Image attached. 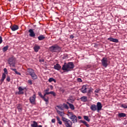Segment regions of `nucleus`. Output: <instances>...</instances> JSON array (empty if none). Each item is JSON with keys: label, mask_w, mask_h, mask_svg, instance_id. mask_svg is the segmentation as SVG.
<instances>
[{"label": "nucleus", "mask_w": 127, "mask_h": 127, "mask_svg": "<svg viewBox=\"0 0 127 127\" xmlns=\"http://www.w3.org/2000/svg\"><path fill=\"white\" fill-rule=\"evenodd\" d=\"M74 67L75 65L72 62H68L67 64V63H64L62 69L64 72H70L74 69Z\"/></svg>", "instance_id": "obj_1"}, {"label": "nucleus", "mask_w": 127, "mask_h": 127, "mask_svg": "<svg viewBox=\"0 0 127 127\" xmlns=\"http://www.w3.org/2000/svg\"><path fill=\"white\" fill-rule=\"evenodd\" d=\"M50 51L52 53L56 52L57 53H59L61 51V47L58 46L57 44L54 45L49 47Z\"/></svg>", "instance_id": "obj_2"}, {"label": "nucleus", "mask_w": 127, "mask_h": 127, "mask_svg": "<svg viewBox=\"0 0 127 127\" xmlns=\"http://www.w3.org/2000/svg\"><path fill=\"white\" fill-rule=\"evenodd\" d=\"M62 119L66 127H72L73 126V123L70 120L65 117H62Z\"/></svg>", "instance_id": "obj_3"}, {"label": "nucleus", "mask_w": 127, "mask_h": 127, "mask_svg": "<svg viewBox=\"0 0 127 127\" xmlns=\"http://www.w3.org/2000/svg\"><path fill=\"white\" fill-rule=\"evenodd\" d=\"M8 64L10 65V67L15 68V60L13 58H10L8 60Z\"/></svg>", "instance_id": "obj_4"}, {"label": "nucleus", "mask_w": 127, "mask_h": 127, "mask_svg": "<svg viewBox=\"0 0 127 127\" xmlns=\"http://www.w3.org/2000/svg\"><path fill=\"white\" fill-rule=\"evenodd\" d=\"M101 63L103 67L107 68V67H108V65H109V64H108V59L107 58H103L101 60Z\"/></svg>", "instance_id": "obj_5"}, {"label": "nucleus", "mask_w": 127, "mask_h": 127, "mask_svg": "<svg viewBox=\"0 0 127 127\" xmlns=\"http://www.w3.org/2000/svg\"><path fill=\"white\" fill-rule=\"evenodd\" d=\"M3 71L4 72L2 73L1 79H0L1 83H2L4 81V79H5V77H6V74H7V69L6 68H4Z\"/></svg>", "instance_id": "obj_6"}, {"label": "nucleus", "mask_w": 127, "mask_h": 127, "mask_svg": "<svg viewBox=\"0 0 127 127\" xmlns=\"http://www.w3.org/2000/svg\"><path fill=\"white\" fill-rule=\"evenodd\" d=\"M36 99V95L34 94L32 96L30 97L29 98V101L31 104L33 105H35V100Z\"/></svg>", "instance_id": "obj_7"}, {"label": "nucleus", "mask_w": 127, "mask_h": 127, "mask_svg": "<svg viewBox=\"0 0 127 127\" xmlns=\"http://www.w3.org/2000/svg\"><path fill=\"white\" fill-rule=\"evenodd\" d=\"M23 90H25V87L22 88V87L20 86L18 87V95H23L24 92H23Z\"/></svg>", "instance_id": "obj_8"}, {"label": "nucleus", "mask_w": 127, "mask_h": 127, "mask_svg": "<svg viewBox=\"0 0 127 127\" xmlns=\"http://www.w3.org/2000/svg\"><path fill=\"white\" fill-rule=\"evenodd\" d=\"M96 108L97 110V112H100L102 110L103 108V106L102 105V103L101 102H97L96 105Z\"/></svg>", "instance_id": "obj_9"}, {"label": "nucleus", "mask_w": 127, "mask_h": 127, "mask_svg": "<svg viewBox=\"0 0 127 127\" xmlns=\"http://www.w3.org/2000/svg\"><path fill=\"white\" fill-rule=\"evenodd\" d=\"M31 123H32L31 124V127H42L41 125H38V123H37V122L36 121H32Z\"/></svg>", "instance_id": "obj_10"}, {"label": "nucleus", "mask_w": 127, "mask_h": 127, "mask_svg": "<svg viewBox=\"0 0 127 127\" xmlns=\"http://www.w3.org/2000/svg\"><path fill=\"white\" fill-rule=\"evenodd\" d=\"M69 119L71 120V122L73 123V124H75L78 122L77 116H76V115L72 116V117H71V118Z\"/></svg>", "instance_id": "obj_11"}, {"label": "nucleus", "mask_w": 127, "mask_h": 127, "mask_svg": "<svg viewBox=\"0 0 127 127\" xmlns=\"http://www.w3.org/2000/svg\"><path fill=\"white\" fill-rule=\"evenodd\" d=\"M16 107L19 113H21V112H22V105L21 104H17Z\"/></svg>", "instance_id": "obj_12"}, {"label": "nucleus", "mask_w": 127, "mask_h": 127, "mask_svg": "<svg viewBox=\"0 0 127 127\" xmlns=\"http://www.w3.org/2000/svg\"><path fill=\"white\" fill-rule=\"evenodd\" d=\"M88 89L87 86V85H83L82 88H81V91L83 94H85L87 93V89Z\"/></svg>", "instance_id": "obj_13"}, {"label": "nucleus", "mask_w": 127, "mask_h": 127, "mask_svg": "<svg viewBox=\"0 0 127 127\" xmlns=\"http://www.w3.org/2000/svg\"><path fill=\"white\" fill-rule=\"evenodd\" d=\"M29 36L31 37L34 38L35 37V34L34 33V31H33V29H30L29 30Z\"/></svg>", "instance_id": "obj_14"}, {"label": "nucleus", "mask_w": 127, "mask_h": 127, "mask_svg": "<svg viewBox=\"0 0 127 127\" xmlns=\"http://www.w3.org/2000/svg\"><path fill=\"white\" fill-rule=\"evenodd\" d=\"M108 40H109L112 42H115V43H118V42H119V40L118 39H116L112 37L108 38Z\"/></svg>", "instance_id": "obj_15"}, {"label": "nucleus", "mask_w": 127, "mask_h": 127, "mask_svg": "<svg viewBox=\"0 0 127 127\" xmlns=\"http://www.w3.org/2000/svg\"><path fill=\"white\" fill-rule=\"evenodd\" d=\"M34 70H33V69L32 68H28L27 69V75H31L32 74L34 73Z\"/></svg>", "instance_id": "obj_16"}, {"label": "nucleus", "mask_w": 127, "mask_h": 127, "mask_svg": "<svg viewBox=\"0 0 127 127\" xmlns=\"http://www.w3.org/2000/svg\"><path fill=\"white\" fill-rule=\"evenodd\" d=\"M67 101L71 104H73V103L75 102V98L73 97V96H71L68 98V99H67Z\"/></svg>", "instance_id": "obj_17"}, {"label": "nucleus", "mask_w": 127, "mask_h": 127, "mask_svg": "<svg viewBox=\"0 0 127 127\" xmlns=\"http://www.w3.org/2000/svg\"><path fill=\"white\" fill-rule=\"evenodd\" d=\"M54 69H55V70L59 71V70L61 69V66L60 65V64H57L56 65H54Z\"/></svg>", "instance_id": "obj_18"}, {"label": "nucleus", "mask_w": 127, "mask_h": 127, "mask_svg": "<svg viewBox=\"0 0 127 127\" xmlns=\"http://www.w3.org/2000/svg\"><path fill=\"white\" fill-rule=\"evenodd\" d=\"M90 109L91 111H93V112H95V111H97V106L95 104L91 105L90 106Z\"/></svg>", "instance_id": "obj_19"}, {"label": "nucleus", "mask_w": 127, "mask_h": 127, "mask_svg": "<svg viewBox=\"0 0 127 127\" xmlns=\"http://www.w3.org/2000/svg\"><path fill=\"white\" fill-rule=\"evenodd\" d=\"M57 112L60 116V117H62V118H64V116L65 115V113L64 112H61L58 110H57Z\"/></svg>", "instance_id": "obj_20"}, {"label": "nucleus", "mask_w": 127, "mask_h": 127, "mask_svg": "<svg viewBox=\"0 0 127 127\" xmlns=\"http://www.w3.org/2000/svg\"><path fill=\"white\" fill-rule=\"evenodd\" d=\"M80 100L81 102H83V103H86V102H88V98L87 96H82L80 98Z\"/></svg>", "instance_id": "obj_21"}, {"label": "nucleus", "mask_w": 127, "mask_h": 127, "mask_svg": "<svg viewBox=\"0 0 127 127\" xmlns=\"http://www.w3.org/2000/svg\"><path fill=\"white\" fill-rule=\"evenodd\" d=\"M30 76H31V77H32V78L33 79V80H36V79H37V78H38L37 75L35 73V72L32 73V74H31Z\"/></svg>", "instance_id": "obj_22"}, {"label": "nucleus", "mask_w": 127, "mask_h": 127, "mask_svg": "<svg viewBox=\"0 0 127 127\" xmlns=\"http://www.w3.org/2000/svg\"><path fill=\"white\" fill-rule=\"evenodd\" d=\"M66 104H67L69 105L70 109H71L72 111H74V110H75V107L73 104L69 103V102H67Z\"/></svg>", "instance_id": "obj_23"}, {"label": "nucleus", "mask_w": 127, "mask_h": 127, "mask_svg": "<svg viewBox=\"0 0 127 127\" xmlns=\"http://www.w3.org/2000/svg\"><path fill=\"white\" fill-rule=\"evenodd\" d=\"M11 29L12 31H15V30L18 29V26L16 25H13L11 27Z\"/></svg>", "instance_id": "obj_24"}, {"label": "nucleus", "mask_w": 127, "mask_h": 127, "mask_svg": "<svg viewBox=\"0 0 127 127\" xmlns=\"http://www.w3.org/2000/svg\"><path fill=\"white\" fill-rule=\"evenodd\" d=\"M38 39L40 41H41L42 40H44V39H45V36H44V35H41L38 37Z\"/></svg>", "instance_id": "obj_25"}, {"label": "nucleus", "mask_w": 127, "mask_h": 127, "mask_svg": "<svg viewBox=\"0 0 127 127\" xmlns=\"http://www.w3.org/2000/svg\"><path fill=\"white\" fill-rule=\"evenodd\" d=\"M94 90V89L92 88H90L88 91H87V96L88 97H90V96H91V94H92V93H93V91Z\"/></svg>", "instance_id": "obj_26"}, {"label": "nucleus", "mask_w": 127, "mask_h": 127, "mask_svg": "<svg viewBox=\"0 0 127 127\" xmlns=\"http://www.w3.org/2000/svg\"><path fill=\"white\" fill-rule=\"evenodd\" d=\"M33 49L35 52H38V51H39V50L40 49V46H35V47H34Z\"/></svg>", "instance_id": "obj_27"}, {"label": "nucleus", "mask_w": 127, "mask_h": 127, "mask_svg": "<svg viewBox=\"0 0 127 127\" xmlns=\"http://www.w3.org/2000/svg\"><path fill=\"white\" fill-rule=\"evenodd\" d=\"M67 116L68 117L69 119H70L72 117H74L75 115H74V114H73L72 112H68Z\"/></svg>", "instance_id": "obj_28"}, {"label": "nucleus", "mask_w": 127, "mask_h": 127, "mask_svg": "<svg viewBox=\"0 0 127 127\" xmlns=\"http://www.w3.org/2000/svg\"><path fill=\"white\" fill-rule=\"evenodd\" d=\"M10 70H12V71H14L17 75H19L20 76L21 75V73L20 72H18L17 70H16V68H11Z\"/></svg>", "instance_id": "obj_29"}, {"label": "nucleus", "mask_w": 127, "mask_h": 127, "mask_svg": "<svg viewBox=\"0 0 127 127\" xmlns=\"http://www.w3.org/2000/svg\"><path fill=\"white\" fill-rule=\"evenodd\" d=\"M118 117L119 118H125V117H127V114L124 113H119Z\"/></svg>", "instance_id": "obj_30"}, {"label": "nucleus", "mask_w": 127, "mask_h": 127, "mask_svg": "<svg viewBox=\"0 0 127 127\" xmlns=\"http://www.w3.org/2000/svg\"><path fill=\"white\" fill-rule=\"evenodd\" d=\"M45 97L46 96L44 95V98H43L42 99L44 100V101H45V102H46V105H48V104H49V99L48 98H46Z\"/></svg>", "instance_id": "obj_31"}, {"label": "nucleus", "mask_w": 127, "mask_h": 127, "mask_svg": "<svg viewBox=\"0 0 127 127\" xmlns=\"http://www.w3.org/2000/svg\"><path fill=\"white\" fill-rule=\"evenodd\" d=\"M56 119L58 122V124L61 125H62V121H61V120H60V118H59V117L58 116H57Z\"/></svg>", "instance_id": "obj_32"}, {"label": "nucleus", "mask_w": 127, "mask_h": 127, "mask_svg": "<svg viewBox=\"0 0 127 127\" xmlns=\"http://www.w3.org/2000/svg\"><path fill=\"white\" fill-rule=\"evenodd\" d=\"M50 89L49 88H47L46 89H45L44 90L45 93L44 94V96H46L47 95H49V94H47V93H49V91H50Z\"/></svg>", "instance_id": "obj_33"}, {"label": "nucleus", "mask_w": 127, "mask_h": 127, "mask_svg": "<svg viewBox=\"0 0 127 127\" xmlns=\"http://www.w3.org/2000/svg\"><path fill=\"white\" fill-rule=\"evenodd\" d=\"M49 82H50V83H51V82L56 83V80L53 78H50L49 79Z\"/></svg>", "instance_id": "obj_34"}, {"label": "nucleus", "mask_w": 127, "mask_h": 127, "mask_svg": "<svg viewBox=\"0 0 127 127\" xmlns=\"http://www.w3.org/2000/svg\"><path fill=\"white\" fill-rule=\"evenodd\" d=\"M47 94H49V95L51 94V95H53L54 97H55L56 96V93L54 91H50L49 92V93Z\"/></svg>", "instance_id": "obj_35"}, {"label": "nucleus", "mask_w": 127, "mask_h": 127, "mask_svg": "<svg viewBox=\"0 0 127 127\" xmlns=\"http://www.w3.org/2000/svg\"><path fill=\"white\" fill-rule=\"evenodd\" d=\"M8 49V46H6L3 48V52H5Z\"/></svg>", "instance_id": "obj_36"}, {"label": "nucleus", "mask_w": 127, "mask_h": 127, "mask_svg": "<svg viewBox=\"0 0 127 127\" xmlns=\"http://www.w3.org/2000/svg\"><path fill=\"white\" fill-rule=\"evenodd\" d=\"M83 118L85 120V121H87V122H90V119H89V117L88 116H84Z\"/></svg>", "instance_id": "obj_37"}, {"label": "nucleus", "mask_w": 127, "mask_h": 127, "mask_svg": "<svg viewBox=\"0 0 127 127\" xmlns=\"http://www.w3.org/2000/svg\"><path fill=\"white\" fill-rule=\"evenodd\" d=\"M63 106L64 108H65L66 110H68L69 109V106H68V105L64 103L63 104Z\"/></svg>", "instance_id": "obj_38"}, {"label": "nucleus", "mask_w": 127, "mask_h": 127, "mask_svg": "<svg viewBox=\"0 0 127 127\" xmlns=\"http://www.w3.org/2000/svg\"><path fill=\"white\" fill-rule=\"evenodd\" d=\"M38 95H39V96L40 97H41L42 98V99L43 98H44V95H42V93H41V92H38Z\"/></svg>", "instance_id": "obj_39"}, {"label": "nucleus", "mask_w": 127, "mask_h": 127, "mask_svg": "<svg viewBox=\"0 0 127 127\" xmlns=\"http://www.w3.org/2000/svg\"><path fill=\"white\" fill-rule=\"evenodd\" d=\"M121 108H124V109H127V105L126 104L121 105Z\"/></svg>", "instance_id": "obj_40"}, {"label": "nucleus", "mask_w": 127, "mask_h": 127, "mask_svg": "<svg viewBox=\"0 0 127 127\" xmlns=\"http://www.w3.org/2000/svg\"><path fill=\"white\" fill-rule=\"evenodd\" d=\"M57 108H58V109H60V110L61 111H63V108H62V107L59 105L57 106Z\"/></svg>", "instance_id": "obj_41"}, {"label": "nucleus", "mask_w": 127, "mask_h": 127, "mask_svg": "<svg viewBox=\"0 0 127 127\" xmlns=\"http://www.w3.org/2000/svg\"><path fill=\"white\" fill-rule=\"evenodd\" d=\"M77 82H79V83H82V79L81 78H77Z\"/></svg>", "instance_id": "obj_42"}, {"label": "nucleus", "mask_w": 127, "mask_h": 127, "mask_svg": "<svg viewBox=\"0 0 127 127\" xmlns=\"http://www.w3.org/2000/svg\"><path fill=\"white\" fill-rule=\"evenodd\" d=\"M80 122L82 123V124H84V125H85V126L87 124V122L86 121H83V120H80Z\"/></svg>", "instance_id": "obj_43"}, {"label": "nucleus", "mask_w": 127, "mask_h": 127, "mask_svg": "<svg viewBox=\"0 0 127 127\" xmlns=\"http://www.w3.org/2000/svg\"><path fill=\"white\" fill-rule=\"evenodd\" d=\"M6 81L7 82H10V77L9 76H7L6 78Z\"/></svg>", "instance_id": "obj_44"}, {"label": "nucleus", "mask_w": 127, "mask_h": 127, "mask_svg": "<svg viewBox=\"0 0 127 127\" xmlns=\"http://www.w3.org/2000/svg\"><path fill=\"white\" fill-rule=\"evenodd\" d=\"M100 89L98 88V89H96L95 90V93H99V92H100Z\"/></svg>", "instance_id": "obj_45"}, {"label": "nucleus", "mask_w": 127, "mask_h": 127, "mask_svg": "<svg viewBox=\"0 0 127 127\" xmlns=\"http://www.w3.org/2000/svg\"><path fill=\"white\" fill-rule=\"evenodd\" d=\"M1 43H2V38L0 36V44H1Z\"/></svg>", "instance_id": "obj_46"}, {"label": "nucleus", "mask_w": 127, "mask_h": 127, "mask_svg": "<svg viewBox=\"0 0 127 127\" xmlns=\"http://www.w3.org/2000/svg\"><path fill=\"white\" fill-rule=\"evenodd\" d=\"M28 82L29 83V84H30V85H32V81L29 80H28Z\"/></svg>", "instance_id": "obj_47"}, {"label": "nucleus", "mask_w": 127, "mask_h": 127, "mask_svg": "<svg viewBox=\"0 0 127 127\" xmlns=\"http://www.w3.org/2000/svg\"><path fill=\"white\" fill-rule=\"evenodd\" d=\"M56 122V120H55V119H53L52 120V123H53V124H55Z\"/></svg>", "instance_id": "obj_48"}, {"label": "nucleus", "mask_w": 127, "mask_h": 127, "mask_svg": "<svg viewBox=\"0 0 127 127\" xmlns=\"http://www.w3.org/2000/svg\"><path fill=\"white\" fill-rule=\"evenodd\" d=\"M39 62H44V60H43V59L40 60Z\"/></svg>", "instance_id": "obj_49"}, {"label": "nucleus", "mask_w": 127, "mask_h": 127, "mask_svg": "<svg viewBox=\"0 0 127 127\" xmlns=\"http://www.w3.org/2000/svg\"><path fill=\"white\" fill-rule=\"evenodd\" d=\"M78 120H81L82 119V117L81 116H78Z\"/></svg>", "instance_id": "obj_50"}, {"label": "nucleus", "mask_w": 127, "mask_h": 127, "mask_svg": "<svg viewBox=\"0 0 127 127\" xmlns=\"http://www.w3.org/2000/svg\"><path fill=\"white\" fill-rule=\"evenodd\" d=\"M50 87L51 90H53V86L50 85Z\"/></svg>", "instance_id": "obj_51"}, {"label": "nucleus", "mask_w": 127, "mask_h": 127, "mask_svg": "<svg viewBox=\"0 0 127 127\" xmlns=\"http://www.w3.org/2000/svg\"><path fill=\"white\" fill-rule=\"evenodd\" d=\"M70 38H72V39L74 38V36L73 35L70 36Z\"/></svg>", "instance_id": "obj_52"}, {"label": "nucleus", "mask_w": 127, "mask_h": 127, "mask_svg": "<svg viewBox=\"0 0 127 127\" xmlns=\"http://www.w3.org/2000/svg\"><path fill=\"white\" fill-rule=\"evenodd\" d=\"M95 96H98V94L95 93Z\"/></svg>", "instance_id": "obj_53"}, {"label": "nucleus", "mask_w": 127, "mask_h": 127, "mask_svg": "<svg viewBox=\"0 0 127 127\" xmlns=\"http://www.w3.org/2000/svg\"><path fill=\"white\" fill-rule=\"evenodd\" d=\"M12 0H8L9 1H11Z\"/></svg>", "instance_id": "obj_54"}, {"label": "nucleus", "mask_w": 127, "mask_h": 127, "mask_svg": "<svg viewBox=\"0 0 127 127\" xmlns=\"http://www.w3.org/2000/svg\"><path fill=\"white\" fill-rule=\"evenodd\" d=\"M125 123H127V121H125Z\"/></svg>", "instance_id": "obj_55"}]
</instances>
